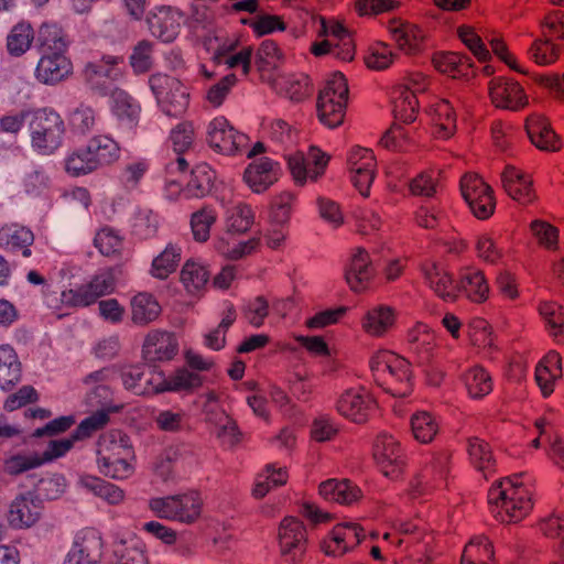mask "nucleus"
<instances>
[{
	"label": "nucleus",
	"instance_id": "obj_1",
	"mask_svg": "<svg viewBox=\"0 0 564 564\" xmlns=\"http://www.w3.org/2000/svg\"><path fill=\"white\" fill-rule=\"evenodd\" d=\"M116 278L111 270H101L82 284H69L63 290L45 285L41 291L44 305L58 318L95 304L100 297L113 293Z\"/></svg>",
	"mask_w": 564,
	"mask_h": 564
},
{
	"label": "nucleus",
	"instance_id": "obj_2",
	"mask_svg": "<svg viewBox=\"0 0 564 564\" xmlns=\"http://www.w3.org/2000/svg\"><path fill=\"white\" fill-rule=\"evenodd\" d=\"M40 58L34 78L43 85L55 86L72 76L74 66L68 55L69 41L56 23H43L37 33Z\"/></svg>",
	"mask_w": 564,
	"mask_h": 564
},
{
	"label": "nucleus",
	"instance_id": "obj_3",
	"mask_svg": "<svg viewBox=\"0 0 564 564\" xmlns=\"http://www.w3.org/2000/svg\"><path fill=\"white\" fill-rule=\"evenodd\" d=\"M492 517L502 523H517L533 509L532 490L522 475L502 478L494 484L487 495Z\"/></svg>",
	"mask_w": 564,
	"mask_h": 564
},
{
	"label": "nucleus",
	"instance_id": "obj_4",
	"mask_svg": "<svg viewBox=\"0 0 564 564\" xmlns=\"http://www.w3.org/2000/svg\"><path fill=\"white\" fill-rule=\"evenodd\" d=\"M135 453L127 435L120 432L102 434L97 444L96 464L99 473L115 480H126L135 471Z\"/></svg>",
	"mask_w": 564,
	"mask_h": 564
},
{
	"label": "nucleus",
	"instance_id": "obj_5",
	"mask_svg": "<svg viewBox=\"0 0 564 564\" xmlns=\"http://www.w3.org/2000/svg\"><path fill=\"white\" fill-rule=\"evenodd\" d=\"M383 539L405 553L400 564H433L434 534L423 520L401 522L395 532L386 533Z\"/></svg>",
	"mask_w": 564,
	"mask_h": 564
},
{
	"label": "nucleus",
	"instance_id": "obj_6",
	"mask_svg": "<svg viewBox=\"0 0 564 564\" xmlns=\"http://www.w3.org/2000/svg\"><path fill=\"white\" fill-rule=\"evenodd\" d=\"M370 368L377 382L393 397L404 398L412 392V368L404 357L380 349L372 355Z\"/></svg>",
	"mask_w": 564,
	"mask_h": 564
},
{
	"label": "nucleus",
	"instance_id": "obj_7",
	"mask_svg": "<svg viewBox=\"0 0 564 564\" xmlns=\"http://www.w3.org/2000/svg\"><path fill=\"white\" fill-rule=\"evenodd\" d=\"M29 135L32 150L44 156L55 154L66 135V124L62 115L52 107L30 111Z\"/></svg>",
	"mask_w": 564,
	"mask_h": 564
},
{
	"label": "nucleus",
	"instance_id": "obj_8",
	"mask_svg": "<svg viewBox=\"0 0 564 564\" xmlns=\"http://www.w3.org/2000/svg\"><path fill=\"white\" fill-rule=\"evenodd\" d=\"M148 506L160 519L192 525L203 518L205 501L200 491L189 489L176 495L151 498Z\"/></svg>",
	"mask_w": 564,
	"mask_h": 564
},
{
	"label": "nucleus",
	"instance_id": "obj_9",
	"mask_svg": "<svg viewBox=\"0 0 564 564\" xmlns=\"http://www.w3.org/2000/svg\"><path fill=\"white\" fill-rule=\"evenodd\" d=\"M451 468V456L446 452L430 454L421 470L411 479L405 495L411 501L426 500L435 490L447 484Z\"/></svg>",
	"mask_w": 564,
	"mask_h": 564
},
{
	"label": "nucleus",
	"instance_id": "obj_10",
	"mask_svg": "<svg viewBox=\"0 0 564 564\" xmlns=\"http://www.w3.org/2000/svg\"><path fill=\"white\" fill-rule=\"evenodd\" d=\"M348 94L347 79L341 73H334L326 79L316 102L317 118L322 124L334 129L344 122Z\"/></svg>",
	"mask_w": 564,
	"mask_h": 564
},
{
	"label": "nucleus",
	"instance_id": "obj_11",
	"mask_svg": "<svg viewBox=\"0 0 564 564\" xmlns=\"http://www.w3.org/2000/svg\"><path fill=\"white\" fill-rule=\"evenodd\" d=\"M150 88L155 97L159 109L167 117H183L191 101L187 86L180 79L166 74L156 73L149 78Z\"/></svg>",
	"mask_w": 564,
	"mask_h": 564
},
{
	"label": "nucleus",
	"instance_id": "obj_12",
	"mask_svg": "<svg viewBox=\"0 0 564 564\" xmlns=\"http://www.w3.org/2000/svg\"><path fill=\"white\" fill-rule=\"evenodd\" d=\"M288 170L297 186L315 183L327 170L330 155L316 145H310L306 152L295 151L285 155Z\"/></svg>",
	"mask_w": 564,
	"mask_h": 564
},
{
	"label": "nucleus",
	"instance_id": "obj_13",
	"mask_svg": "<svg viewBox=\"0 0 564 564\" xmlns=\"http://www.w3.org/2000/svg\"><path fill=\"white\" fill-rule=\"evenodd\" d=\"M280 557L285 564H302L308 546L305 524L296 517H284L276 533Z\"/></svg>",
	"mask_w": 564,
	"mask_h": 564
},
{
	"label": "nucleus",
	"instance_id": "obj_14",
	"mask_svg": "<svg viewBox=\"0 0 564 564\" xmlns=\"http://www.w3.org/2000/svg\"><path fill=\"white\" fill-rule=\"evenodd\" d=\"M372 457L381 474L399 479L408 466V457L401 442L388 432L379 433L372 444Z\"/></svg>",
	"mask_w": 564,
	"mask_h": 564
},
{
	"label": "nucleus",
	"instance_id": "obj_15",
	"mask_svg": "<svg viewBox=\"0 0 564 564\" xmlns=\"http://www.w3.org/2000/svg\"><path fill=\"white\" fill-rule=\"evenodd\" d=\"M206 141L216 153L236 156L248 149L249 138L236 129L225 116L213 118L206 127Z\"/></svg>",
	"mask_w": 564,
	"mask_h": 564
},
{
	"label": "nucleus",
	"instance_id": "obj_16",
	"mask_svg": "<svg viewBox=\"0 0 564 564\" xmlns=\"http://www.w3.org/2000/svg\"><path fill=\"white\" fill-rule=\"evenodd\" d=\"M367 532L356 521L336 523L321 540V552L328 557H343L354 552L366 539Z\"/></svg>",
	"mask_w": 564,
	"mask_h": 564
},
{
	"label": "nucleus",
	"instance_id": "obj_17",
	"mask_svg": "<svg viewBox=\"0 0 564 564\" xmlns=\"http://www.w3.org/2000/svg\"><path fill=\"white\" fill-rule=\"evenodd\" d=\"M335 410L345 420L360 425L370 420L377 410V401L367 388L355 386L339 393Z\"/></svg>",
	"mask_w": 564,
	"mask_h": 564
},
{
	"label": "nucleus",
	"instance_id": "obj_18",
	"mask_svg": "<svg viewBox=\"0 0 564 564\" xmlns=\"http://www.w3.org/2000/svg\"><path fill=\"white\" fill-rule=\"evenodd\" d=\"M487 90L491 105L497 109L519 112L530 105L525 88L513 78L496 76L488 82Z\"/></svg>",
	"mask_w": 564,
	"mask_h": 564
},
{
	"label": "nucleus",
	"instance_id": "obj_19",
	"mask_svg": "<svg viewBox=\"0 0 564 564\" xmlns=\"http://www.w3.org/2000/svg\"><path fill=\"white\" fill-rule=\"evenodd\" d=\"M462 196L473 215L480 219H489L496 209L494 191L482 177L475 173H466L460 180Z\"/></svg>",
	"mask_w": 564,
	"mask_h": 564
},
{
	"label": "nucleus",
	"instance_id": "obj_20",
	"mask_svg": "<svg viewBox=\"0 0 564 564\" xmlns=\"http://www.w3.org/2000/svg\"><path fill=\"white\" fill-rule=\"evenodd\" d=\"M347 169L354 187L361 196L368 197L377 172L373 151L359 145L352 147L347 154Z\"/></svg>",
	"mask_w": 564,
	"mask_h": 564
},
{
	"label": "nucleus",
	"instance_id": "obj_21",
	"mask_svg": "<svg viewBox=\"0 0 564 564\" xmlns=\"http://www.w3.org/2000/svg\"><path fill=\"white\" fill-rule=\"evenodd\" d=\"M387 31L399 52L416 56L425 48L426 33L422 26L401 18H392L387 23Z\"/></svg>",
	"mask_w": 564,
	"mask_h": 564
},
{
	"label": "nucleus",
	"instance_id": "obj_22",
	"mask_svg": "<svg viewBox=\"0 0 564 564\" xmlns=\"http://www.w3.org/2000/svg\"><path fill=\"white\" fill-rule=\"evenodd\" d=\"M398 310L387 303L369 306L360 316L359 325L365 336L371 339L388 337L397 327Z\"/></svg>",
	"mask_w": 564,
	"mask_h": 564
},
{
	"label": "nucleus",
	"instance_id": "obj_23",
	"mask_svg": "<svg viewBox=\"0 0 564 564\" xmlns=\"http://www.w3.org/2000/svg\"><path fill=\"white\" fill-rule=\"evenodd\" d=\"M491 288L486 272L476 264L463 265L457 272V299L462 295L474 304L490 297Z\"/></svg>",
	"mask_w": 564,
	"mask_h": 564
},
{
	"label": "nucleus",
	"instance_id": "obj_24",
	"mask_svg": "<svg viewBox=\"0 0 564 564\" xmlns=\"http://www.w3.org/2000/svg\"><path fill=\"white\" fill-rule=\"evenodd\" d=\"M282 173L278 161L261 156L248 164L242 178L252 193L262 194L280 180Z\"/></svg>",
	"mask_w": 564,
	"mask_h": 564
},
{
	"label": "nucleus",
	"instance_id": "obj_25",
	"mask_svg": "<svg viewBox=\"0 0 564 564\" xmlns=\"http://www.w3.org/2000/svg\"><path fill=\"white\" fill-rule=\"evenodd\" d=\"M82 74L91 88L101 89L107 80L116 82L123 77L124 58L118 55H102L98 61L88 62Z\"/></svg>",
	"mask_w": 564,
	"mask_h": 564
},
{
	"label": "nucleus",
	"instance_id": "obj_26",
	"mask_svg": "<svg viewBox=\"0 0 564 564\" xmlns=\"http://www.w3.org/2000/svg\"><path fill=\"white\" fill-rule=\"evenodd\" d=\"M432 134L440 140L451 139L457 131V111L448 99L437 98L425 108Z\"/></svg>",
	"mask_w": 564,
	"mask_h": 564
},
{
	"label": "nucleus",
	"instance_id": "obj_27",
	"mask_svg": "<svg viewBox=\"0 0 564 564\" xmlns=\"http://www.w3.org/2000/svg\"><path fill=\"white\" fill-rule=\"evenodd\" d=\"M253 47L251 45L239 46L238 40L226 39L213 51V59L218 65L228 69H240L243 76L251 72Z\"/></svg>",
	"mask_w": 564,
	"mask_h": 564
},
{
	"label": "nucleus",
	"instance_id": "obj_28",
	"mask_svg": "<svg viewBox=\"0 0 564 564\" xmlns=\"http://www.w3.org/2000/svg\"><path fill=\"white\" fill-rule=\"evenodd\" d=\"M376 276L369 252L364 248H356L346 268L345 278L350 290L361 293L368 290Z\"/></svg>",
	"mask_w": 564,
	"mask_h": 564
},
{
	"label": "nucleus",
	"instance_id": "obj_29",
	"mask_svg": "<svg viewBox=\"0 0 564 564\" xmlns=\"http://www.w3.org/2000/svg\"><path fill=\"white\" fill-rule=\"evenodd\" d=\"M267 84L278 95L292 101H303L313 93L310 77L305 74L276 72L274 76L267 78Z\"/></svg>",
	"mask_w": 564,
	"mask_h": 564
},
{
	"label": "nucleus",
	"instance_id": "obj_30",
	"mask_svg": "<svg viewBox=\"0 0 564 564\" xmlns=\"http://www.w3.org/2000/svg\"><path fill=\"white\" fill-rule=\"evenodd\" d=\"M184 22V14L172 7H156L148 17L150 32L163 42H173Z\"/></svg>",
	"mask_w": 564,
	"mask_h": 564
},
{
	"label": "nucleus",
	"instance_id": "obj_31",
	"mask_svg": "<svg viewBox=\"0 0 564 564\" xmlns=\"http://www.w3.org/2000/svg\"><path fill=\"white\" fill-rule=\"evenodd\" d=\"M524 129L531 143L541 151L556 152L562 141L546 117L531 113L524 120Z\"/></svg>",
	"mask_w": 564,
	"mask_h": 564
},
{
	"label": "nucleus",
	"instance_id": "obj_32",
	"mask_svg": "<svg viewBox=\"0 0 564 564\" xmlns=\"http://www.w3.org/2000/svg\"><path fill=\"white\" fill-rule=\"evenodd\" d=\"M178 351L175 336L163 330H151L143 343V359L149 364L171 361Z\"/></svg>",
	"mask_w": 564,
	"mask_h": 564
},
{
	"label": "nucleus",
	"instance_id": "obj_33",
	"mask_svg": "<svg viewBox=\"0 0 564 564\" xmlns=\"http://www.w3.org/2000/svg\"><path fill=\"white\" fill-rule=\"evenodd\" d=\"M562 378V357L557 351L550 350L540 359L534 370V380L542 397H551Z\"/></svg>",
	"mask_w": 564,
	"mask_h": 564
},
{
	"label": "nucleus",
	"instance_id": "obj_34",
	"mask_svg": "<svg viewBox=\"0 0 564 564\" xmlns=\"http://www.w3.org/2000/svg\"><path fill=\"white\" fill-rule=\"evenodd\" d=\"M41 501L32 494L18 496L10 505L7 520L13 529H28L41 518Z\"/></svg>",
	"mask_w": 564,
	"mask_h": 564
},
{
	"label": "nucleus",
	"instance_id": "obj_35",
	"mask_svg": "<svg viewBox=\"0 0 564 564\" xmlns=\"http://www.w3.org/2000/svg\"><path fill=\"white\" fill-rule=\"evenodd\" d=\"M422 272L425 282L438 297L449 302L457 300V280L444 264L426 262Z\"/></svg>",
	"mask_w": 564,
	"mask_h": 564
},
{
	"label": "nucleus",
	"instance_id": "obj_36",
	"mask_svg": "<svg viewBox=\"0 0 564 564\" xmlns=\"http://www.w3.org/2000/svg\"><path fill=\"white\" fill-rule=\"evenodd\" d=\"M473 246L476 258L488 265L503 264L509 257L508 248L495 231L478 232L474 237Z\"/></svg>",
	"mask_w": 564,
	"mask_h": 564
},
{
	"label": "nucleus",
	"instance_id": "obj_37",
	"mask_svg": "<svg viewBox=\"0 0 564 564\" xmlns=\"http://www.w3.org/2000/svg\"><path fill=\"white\" fill-rule=\"evenodd\" d=\"M506 193L520 204H529L535 198L531 175L513 165H507L501 174Z\"/></svg>",
	"mask_w": 564,
	"mask_h": 564
},
{
	"label": "nucleus",
	"instance_id": "obj_38",
	"mask_svg": "<svg viewBox=\"0 0 564 564\" xmlns=\"http://www.w3.org/2000/svg\"><path fill=\"white\" fill-rule=\"evenodd\" d=\"M408 343L422 362H430L438 350L440 336L425 323L417 322L408 330Z\"/></svg>",
	"mask_w": 564,
	"mask_h": 564
},
{
	"label": "nucleus",
	"instance_id": "obj_39",
	"mask_svg": "<svg viewBox=\"0 0 564 564\" xmlns=\"http://www.w3.org/2000/svg\"><path fill=\"white\" fill-rule=\"evenodd\" d=\"M106 564H150L145 544L138 538L121 539L112 544Z\"/></svg>",
	"mask_w": 564,
	"mask_h": 564
},
{
	"label": "nucleus",
	"instance_id": "obj_40",
	"mask_svg": "<svg viewBox=\"0 0 564 564\" xmlns=\"http://www.w3.org/2000/svg\"><path fill=\"white\" fill-rule=\"evenodd\" d=\"M289 469L280 463L265 464L256 475L251 495L256 499L264 498L271 490L284 486L289 480Z\"/></svg>",
	"mask_w": 564,
	"mask_h": 564
},
{
	"label": "nucleus",
	"instance_id": "obj_41",
	"mask_svg": "<svg viewBox=\"0 0 564 564\" xmlns=\"http://www.w3.org/2000/svg\"><path fill=\"white\" fill-rule=\"evenodd\" d=\"M321 31L319 35L332 37L337 41L335 43L336 57L344 61L350 62L355 57V44L348 29L344 23L334 18L326 19L321 18Z\"/></svg>",
	"mask_w": 564,
	"mask_h": 564
},
{
	"label": "nucleus",
	"instance_id": "obj_42",
	"mask_svg": "<svg viewBox=\"0 0 564 564\" xmlns=\"http://www.w3.org/2000/svg\"><path fill=\"white\" fill-rule=\"evenodd\" d=\"M460 381L471 400H482L492 392L495 386L492 375L481 365L467 367L460 375Z\"/></svg>",
	"mask_w": 564,
	"mask_h": 564
},
{
	"label": "nucleus",
	"instance_id": "obj_43",
	"mask_svg": "<svg viewBox=\"0 0 564 564\" xmlns=\"http://www.w3.org/2000/svg\"><path fill=\"white\" fill-rule=\"evenodd\" d=\"M34 234L28 227L8 224L0 228V248L8 252H21L24 258L32 256Z\"/></svg>",
	"mask_w": 564,
	"mask_h": 564
},
{
	"label": "nucleus",
	"instance_id": "obj_44",
	"mask_svg": "<svg viewBox=\"0 0 564 564\" xmlns=\"http://www.w3.org/2000/svg\"><path fill=\"white\" fill-rule=\"evenodd\" d=\"M318 494L327 501L352 505L362 497L361 489L349 479L330 478L319 484Z\"/></svg>",
	"mask_w": 564,
	"mask_h": 564
},
{
	"label": "nucleus",
	"instance_id": "obj_45",
	"mask_svg": "<svg viewBox=\"0 0 564 564\" xmlns=\"http://www.w3.org/2000/svg\"><path fill=\"white\" fill-rule=\"evenodd\" d=\"M97 170L116 163L121 155L119 143L109 134H96L85 143Z\"/></svg>",
	"mask_w": 564,
	"mask_h": 564
},
{
	"label": "nucleus",
	"instance_id": "obj_46",
	"mask_svg": "<svg viewBox=\"0 0 564 564\" xmlns=\"http://www.w3.org/2000/svg\"><path fill=\"white\" fill-rule=\"evenodd\" d=\"M468 344L478 352L489 356L497 350L492 326L484 317H471L467 324Z\"/></svg>",
	"mask_w": 564,
	"mask_h": 564
},
{
	"label": "nucleus",
	"instance_id": "obj_47",
	"mask_svg": "<svg viewBox=\"0 0 564 564\" xmlns=\"http://www.w3.org/2000/svg\"><path fill=\"white\" fill-rule=\"evenodd\" d=\"M436 70L452 78L467 79L474 75L473 62L468 56L454 52H440L432 58Z\"/></svg>",
	"mask_w": 564,
	"mask_h": 564
},
{
	"label": "nucleus",
	"instance_id": "obj_48",
	"mask_svg": "<svg viewBox=\"0 0 564 564\" xmlns=\"http://www.w3.org/2000/svg\"><path fill=\"white\" fill-rule=\"evenodd\" d=\"M254 212L246 203L239 202L225 209L223 221L225 232L228 235H243L254 223Z\"/></svg>",
	"mask_w": 564,
	"mask_h": 564
},
{
	"label": "nucleus",
	"instance_id": "obj_49",
	"mask_svg": "<svg viewBox=\"0 0 564 564\" xmlns=\"http://www.w3.org/2000/svg\"><path fill=\"white\" fill-rule=\"evenodd\" d=\"M111 111L118 121L128 128H134L140 119V104L122 89L111 93Z\"/></svg>",
	"mask_w": 564,
	"mask_h": 564
},
{
	"label": "nucleus",
	"instance_id": "obj_50",
	"mask_svg": "<svg viewBox=\"0 0 564 564\" xmlns=\"http://www.w3.org/2000/svg\"><path fill=\"white\" fill-rule=\"evenodd\" d=\"M22 379V364L15 349L9 344L0 345V388L11 390Z\"/></svg>",
	"mask_w": 564,
	"mask_h": 564
},
{
	"label": "nucleus",
	"instance_id": "obj_51",
	"mask_svg": "<svg viewBox=\"0 0 564 564\" xmlns=\"http://www.w3.org/2000/svg\"><path fill=\"white\" fill-rule=\"evenodd\" d=\"M550 415H553V413L545 414L535 421L534 425L535 429L539 431L540 435L532 441V446L534 448H538L540 447L542 442H547L549 458L553 460L554 464L564 468V442L557 435H550V432L552 430V422L549 417Z\"/></svg>",
	"mask_w": 564,
	"mask_h": 564
},
{
	"label": "nucleus",
	"instance_id": "obj_52",
	"mask_svg": "<svg viewBox=\"0 0 564 564\" xmlns=\"http://www.w3.org/2000/svg\"><path fill=\"white\" fill-rule=\"evenodd\" d=\"M410 427L413 438L421 444L432 443L441 430L440 417L430 411L419 410L410 417Z\"/></svg>",
	"mask_w": 564,
	"mask_h": 564
},
{
	"label": "nucleus",
	"instance_id": "obj_53",
	"mask_svg": "<svg viewBox=\"0 0 564 564\" xmlns=\"http://www.w3.org/2000/svg\"><path fill=\"white\" fill-rule=\"evenodd\" d=\"M104 545L102 535L97 529L85 528L75 534L70 549L100 564Z\"/></svg>",
	"mask_w": 564,
	"mask_h": 564
},
{
	"label": "nucleus",
	"instance_id": "obj_54",
	"mask_svg": "<svg viewBox=\"0 0 564 564\" xmlns=\"http://www.w3.org/2000/svg\"><path fill=\"white\" fill-rule=\"evenodd\" d=\"M398 52L387 42L376 41L368 45L364 54V63L367 68L376 72H382L398 61Z\"/></svg>",
	"mask_w": 564,
	"mask_h": 564
},
{
	"label": "nucleus",
	"instance_id": "obj_55",
	"mask_svg": "<svg viewBox=\"0 0 564 564\" xmlns=\"http://www.w3.org/2000/svg\"><path fill=\"white\" fill-rule=\"evenodd\" d=\"M180 280L191 295H200L209 281V271L196 260H187L181 270Z\"/></svg>",
	"mask_w": 564,
	"mask_h": 564
},
{
	"label": "nucleus",
	"instance_id": "obj_56",
	"mask_svg": "<svg viewBox=\"0 0 564 564\" xmlns=\"http://www.w3.org/2000/svg\"><path fill=\"white\" fill-rule=\"evenodd\" d=\"M393 115L403 123H412L416 120L420 111V101L413 91L404 87H393Z\"/></svg>",
	"mask_w": 564,
	"mask_h": 564
},
{
	"label": "nucleus",
	"instance_id": "obj_57",
	"mask_svg": "<svg viewBox=\"0 0 564 564\" xmlns=\"http://www.w3.org/2000/svg\"><path fill=\"white\" fill-rule=\"evenodd\" d=\"M460 564H495V550L489 539L473 536L463 550Z\"/></svg>",
	"mask_w": 564,
	"mask_h": 564
},
{
	"label": "nucleus",
	"instance_id": "obj_58",
	"mask_svg": "<svg viewBox=\"0 0 564 564\" xmlns=\"http://www.w3.org/2000/svg\"><path fill=\"white\" fill-rule=\"evenodd\" d=\"M83 488L101 498L109 505H119L124 500V491L119 486L109 482L100 477L83 475L79 478Z\"/></svg>",
	"mask_w": 564,
	"mask_h": 564
},
{
	"label": "nucleus",
	"instance_id": "obj_59",
	"mask_svg": "<svg viewBox=\"0 0 564 564\" xmlns=\"http://www.w3.org/2000/svg\"><path fill=\"white\" fill-rule=\"evenodd\" d=\"M131 318L138 325H147L156 319L161 306L156 299L149 293L141 292L131 299Z\"/></svg>",
	"mask_w": 564,
	"mask_h": 564
},
{
	"label": "nucleus",
	"instance_id": "obj_60",
	"mask_svg": "<svg viewBox=\"0 0 564 564\" xmlns=\"http://www.w3.org/2000/svg\"><path fill=\"white\" fill-rule=\"evenodd\" d=\"M182 257V249L177 245L169 243L152 260L150 274L159 280L167 279L177 269Z\"/></svg>",
	"mask_w": 564,
	"mask_h": 564
},
{
	"label": "nucleus",
	"instance_id": "obj_61",
	"mask_svg": "<svg viewBox=\"0 0 564 564\" xmlns=\"http://www.w3.org/2000/svg\"><path fill=\"white\" fill-rule=\"evenodd\" d=\"M467 453L470 464L486 476L495 471L496 460L487 442L478 437L467 441Z\"/></svg>",
	"mask_w": 564,
	"mask_h": 564
},
{
	"label": "nucleus",
	"instance_id": "obj_62",
	"mask_svg": "<svg viewBox=\"0 0 564 564\" xmlns=\"http://www.w3.org/2000/svg\"><path fill=\"white\" fill-rule=\"evenodd\" d=\"M283 53L279 45L272 40L263 41L257 52V65L261 79L267 83V78L274 76L278 64L282 61Z\"/></svg>",
	"mask_w": 564,
	"mask_h": 564
},
{
	"label": "nucleus",
	"instance_id": "obj_63",
	"mask_svg": "<svg viewBox=\"0 0 564 564\" xmlns=\"http://www.w3.org/2000/svg\"><path fill=\"white\" fill-rule=\"evenodd\" d=\"M34 41V30L29 22L21 21L12 26L7 36V50L11 56H22Z\"/></svg>",
	"mask_w": 564,
	"mask_h": 564
},
{
	"label": "nucleus",
	"instance_id": "obj_64",
	"mask_svg": "<svg viewBox=\"0 0 564 564\" xmlns=\"http://www.w3.org/2000/svg\"><path fill=\"white\" fill-rule=\"evenodd\" d=\"M539 313L550 336L557 344L564 343V315L562 306L555 302H541Z\"/></svg>",
	"mask_w": 564,
	"mask_h": 564
}]
</instances>
